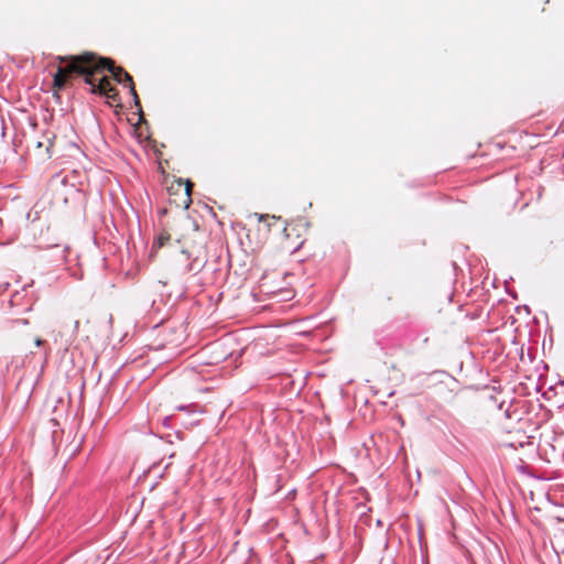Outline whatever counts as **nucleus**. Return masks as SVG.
<instances>
[{"label":"nucleus","mask_w":564,"mask_h":564,"mask_svg":"<svg viewBox=\"0 0 564 564\" xmlns=\"http://www.w3.org/2000/svg\"><path fill=\"white\" fill-rule=\"evenodd\" d=\"M57 61L58 66L53 76L55 91L65 89L75 77H82L84 83H89V76L93 74H104L108 70L117 83L122 84V77L126 74V69L116 66L113 59L94 52L57 56Z\"/></svg>","instance_id":"f257e3e1"},{"label":"nucleus","mask_w":564,"mask_h":564,"mask_svg":"<svg viewBox=\"0 0 564 564\" xmlns=\"http://www.w3.org/2000/svg\"><path fill=\"white\" fill-rule=\"evenodd\" d=\"M307 230L308 224L304 218H297L285 223L280 236V248L289 253L297 251L305 241Z\"/></svg>","instance_id":"f03ea898"},{"label":"nucleus","mask_w":564,"mask_h":564,"mask_svg":"<svg viewBox=\"0 0 564 564\" xmlns=\"http://www.w3.org/2000/svg\"><path fill=\"white\" fill-rule=\"evenodd\" d=\"M292 274L284 273L282 282L278 283L270 276H264L261 282V290L269 295L271 299H275L278 302H286L294 297V290L290 279Z\"/></svg>","instance_id":"7ed1b4c3"},{"label":"nucleus","mask_w":564,"mask_h":564,"mask_svg":"<svg viewBox=\"0 0 564 564\" xmlns=\"http://www.w3.org/2000/svg\"><path fill=\"white\" fill-rule=\"evenodd\" d=\"M193 184L189 181L177 180L169 187L170 205L176 208L187 209L192 203Z\"/></svg>","instance_id":"20e7f679"},{"label":"nucleus","mask_w":564,"mask_h":564,"mask_svg":"<svg viewBox=\"0 0 564 564\" xmlns=\"http://www.w3.org/2000/svg\"><path fill=\"white\" fill-rule=\"evenodd\" d=\"M97 75L98 74H93L91 76H89L90 77L89 83H86L90 87L89 91L91 94L101 95V94L108 91V88H113V86L110 83L109 77H107L105 75L97 83V79H96Z\"/></svg>","instance_id":"39448f33"},{"label":"nucleus","mask_w":564,"mask_h":564,"mask_svg":"<svg viewBox=\"0 0 564 564\" xmlns=\"http://www.w3.org/2000/svg\"><path fill=\"white\" fill-rule=\"evenodd\" d=\"M100 96H105L108 99V104L110 106H120L119 91L116 89V87L108 88V91L101 94Z\"/></svg>","instance_id":"423d86ee"},{"label":"nucleus","mask_w":564,"mask_h":564,"mask_svg":"<svg viewBox=\"0 0 564 564\" xmlns=\"http://www.w3.org/2000/svg\"><path fill=\"white\" fill-rule=\"evenodd\" d=\"M170 235L167 232H163L159 236L158 240H156V245L159 248L163 247L166 245V242L170 240Z\"/></svg>","instance_id":"0eeeda50"},{"label":"nucleus","mask_w":564,"mask_h":564,"mask_svg":"<svg viewBox=\"0 0 564 564\" xmlns=\"http://www.w3.org/2000/svg\"><path fill=\"white\" fill-rule=\"evenodd\" d=\"M267 219H269V215H259V220L260 221H264ZM270 219L273 221V223H269L270 227L281 223V218L280 217L272 216V217H270Z\"/></svg>","instance_id":"6e6552de"},{"label":"nucleus","mask_w":564,"mask_h":564,"mask_svg":"<svg viewBox=\"0 0 564 564\" xmlns=\"http://www.w3.org/2000/svg\"><path fill=\"white\" fill-rule=\"evenodd\" d=\"M129 90H130V94L133 97L134 106L141 111V104H140V99H139V96H138L137 90H135V86L129 88Z\"/></svg>","instance_id":"1a4fd4ad"},{"label":"nucleus","mask_w":564,"mask_h":564,"mask_svg":"<svg viewBox=\"0 0 564 564\" xmlns=\"http://www.w3.org/2000/svg\"><path fill=\"white\" fill-rule=\"evenodd\" d=\"M122 84H127L129 88L134 87L133 79L128 72L122 77Z\"/></svg>","instance_id":"9d476101"},{"label":"nucleus","mask_w":564,"mask_h":564,"mask_svg":"<svg viewBox=\"0 0 564 564\" xmlns=\"http://www.w3.org/2000/svg\"><path fill=\"white\" fill-rule=\"evenodd\" d=\"M44 344V340L43 339H40V338H36L35 339V345L36 346H42Z\"/></svg>","instance_id":"9b49d317"}]
</instances>
